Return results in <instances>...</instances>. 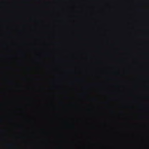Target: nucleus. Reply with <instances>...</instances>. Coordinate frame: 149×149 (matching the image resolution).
I'll use <instances>...</instances> for the list:
<instances>
[{
  "instance_id": "7ed1b4c3",
  "label": "nucleus",
  "mask_w": 149,
  "mask_h": 149,
  "mask_svg": "<svg viewBox=\"0 0 149 149\" xmlns=\"http://www.w3.org/2000/svg\"><path fill=\"white\" fill-rule=\"evenodd\" d=\"M45 56L46 57H49L50 56V55L48 54H46L45 55Z\"/></svg>"
},
{
  "instance_id": "20e7f679",
  "label": "nucleus",
  "mask_w": 149,
  "mask_h": 149,
  "mask_svg": "<svg viewBox=\"0 0 149 149\" xmlns=\"http://www.w3.org/2000/svg\"><path fill=\"white\" fill-rule=\"evenodd\" d=\"M22 56L23 58H25L26 56V55L24 54H22Z\"/></svg>"
},
{
  "instance_id": "f257e3e1",
  "label": "nucleus",
  "mask_w": 149,
  "mask_h": 149,
  "mask_svg": "<svg viewBox=\"0 0 149 149\" xmlns=\"http://www.w3.org/2000/svg\"><path fill=\"white\" fill-rule=\"evenodd\" d=\"M102 51L101 52V63L102 60ZM57 57L56 56V64H0V65H115V64H58L57 61Z\"/></svg>"
},
{
  "instance_id": "39448f33",
  "label": "nucleus",
  "mask_w": 149,
  "mask_h": 149,
  "mask_svg": "<svg viewBox=\"0 0 149 149\" xmlns=\"http://www.w3.org/2000/svg\"><path fill=\"white\" fill-rule=\"evenodd\" d=\"M9 145H11V144H10Z\"/></svg>"
},
{
  "instance_id": "f03ea898",
  "label": "nucleus",
  "mask_w": 149,
  "mask_h": 149,
  "mask_svg": "<svg viewBox=\"0 0 149 149\" xmlns=\"http://www.w3.org/2000/svg\"><path fill=\"white\" fill-rule=\"evenodd\" d=\"M88 58L90 59H95L96 58V56L95 55L93 54L89 56Z\"/></svg>"
}]
</instances>
